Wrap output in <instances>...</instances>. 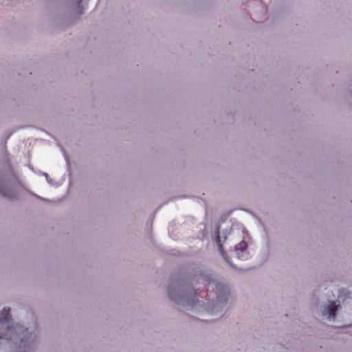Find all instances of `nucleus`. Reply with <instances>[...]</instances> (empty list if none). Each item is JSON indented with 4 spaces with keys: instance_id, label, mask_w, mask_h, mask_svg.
Instances as JSON below:
<instances>
[{
    "instance_id": "2",
    "label": "nucleus",
    "mask_w": 352,
    "mask_h": 352,
    "mask_svg": "<svg viewBox=\"0 0 352 352\" xmlns=\"http://www.w3.org/2000/svg\"><path fill=\"white\" fill-rule=\"evenodd\" d=\"M10 308L0 313V352H34L36 346V323L31 316L28 327L14 324Z\"/></svg>"
},
{
    "instance_id": "7",
    "label": "nucleus",
    "mask_w": 352,
    "mask_h": 352,
    "mask_svg": "<svg viewBox=\"0 0 352 352\" xmlns=\"http://www.w3.org/2000/svg\"><path fill=\"white\" fill-rule=\"evenodd\" d=\"M42 174L45 177L47 182L50 184L52 182V179L50 178L49 175L46 173H42Z\"/></svg>"
},
{
    "instance_id": "3",
    "label": "nucleus",
    "mask_w": 352,
    "mask_h": 352,
    "mask_svg": "<svg viewBox=\"0 0 352 352\" xmlns=\"http://www.w3.org/2000/svg\"><path fill=\"white\" fill-rule=\"evenodd\" d=\"M234 236V232L229 233L228 236H221L219 231H217V243L219 247V250L221 252V254L223 256V243H229V241L232 239ZM248 247L247 243L244 241H240L237 244H234V245H232L231 244H229V248L232 249L234 248V254L236 255V256L241 260H245L247 258V256L244 254V252L246 250Z\"/></svg>"
},
{
    "instance_id": "6",
    "label": "nucleus",
    "mask_w": 352,
    "mask_h": 352,
    "mask_svg": "<svg viewBox=\"0 0 352 352\" xmlns=\"http://www.w3.org/2000/svg\"><path fill=\"white\" fill-rule=\"evenodd\" d=\"M87 0H66L67 3L72 8H75L79 13L84 9V4Z\"/></svg>"
},
{
    "instance_id": "1",
    "label": "nucleus",
    "mask_w": 352,
    "mask_h": 352,
    "mask_svg": "<svg viewBox=\"0 0 352 352\" xmlns=\"http://www.w3.org/2000/svg\"><path fill=\"white\" fill-rule=\"evenodd\" d=\"M201 278L207 281L212 285V289L217 292V300L213 304H208L206 308L200 306L199 302L195 296V291L190 289L187 292L179 280H172L167 288V294L169 298L176 305L185 307L186 311L190 309H195L201 316L198 318L203 321L216 320L223 317L226 311V302L225 301L228 289L226 285L220 283L210 275H201Z\"/></svg>"
},
{
    "instance_id": "4",
    "label": "nucleus",
    "mask_w": 352,
    "mask_h": 352,
    "mask_svg": "<svg viewBox=\"0 0 352 352\" xmlns=\"http://www.w3.org/2000/svg\"><path fill=\"white\" fill-rule=\"evenodd\" d=\"M19 183L15 177H8L0 175V194L8 199H14L16 197V189Z\"/></svg>"
},
{
    "instance_id": "5",
    "label": "nucleus",
    "mask_w": 352,
    "mask_h": 352,
    "mask_svg": "<svg viewBox=\"0 0 352 352\" xmlns=\"http://www.w3.org/2000/svg\"><path fill=\"white\" fill-rule=\"evenodd\" d=\"M338 307L339 304H338L337 302L329 301L324 305L323 309H322V316L329 321H333L336 315Z\"/></svg>"
}]
</instances>
